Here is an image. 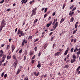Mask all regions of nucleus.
Here are the masks:
<instances>
[{"label": "nucleus", "mask_w": 80, "mask_h": 80, "mask_svg": "<svg viewBox=\"0 0 80 80\" xmlns=\"http://www.w3.org/2000/svg\"><path fill=\"white\" fill-rule=\"evenodd\" d=\"M6 25V23H5V20L3 19L1 22V26H0V32L2 30V29L3 27H5V25Z\"/></svg>", "instance_id": "obj_1"}, {"label": "nucleus", "mask_w": 80, "mask_h": 80, "mask_svg": "<svg viewBox=\"0 0 80 80\" xmlns=\"http://www.w3.org/2000/svg\"><path fill=\"white\" fill-rule=\"evenodd\" d=\"M37 10V8H35V9H33L32 10V13L31 15V17H33V15H35V14H36V11Z\"/></svg>", "instance_id": "obj_2"}, {"label": "nucleus", "mask_w": 80, "mask_h": 80, "mask_svg": "<svg viewBox=\"0 0 80 80\" xmlns=\"http://www.w3.org/2000/svg\"><path fill=\"white\" fill-rule=\"evenodd\" d=\"M11 48L12 49V52H13L14 50H15V46L14 45H12L11 46Z\"/></svg>", "instance_id": "obj_3"}, {"label": "nucleus", "mask_w": 80, "mask_h": 80, "mask_svg": "<svg viewBox=\"0 0 80 80\" xmlns=\"http://www.w3.org/2000/svg\"><path fill=\"white\" fill-rule=\"evenodd\" d=\"M58 26V22H56L55 25L53 26V28H54V30H55L57 27Z\"/></svg>", "instance_id": "obj_4"}, {"label": "nucleus", "mask_w": 80, "mask_h": 80, "mask_svg": "<svg viewBox=\"0 0 80 80\" xmlns=\"http://www.w3.org/2000/svg\"><path fill=\"white\" fill-rule=\"evenodd\" d=\"M17 61L16 60L13 64V65L14 66V68H15L17 67Z\"/></svg>", "instance_id": "obj_5"}, {"label": "nucleus", "mask_w": 80, "mask_h": 80, "mask_svg": "<svg viewBox=\"0 0 80 80\" xmlns=\"http://www.w3.org/2000/svg\"><path fill=\"white\" fill-rule=\"evenodd\" d=\"M52 23V21L50 22L47 25V28L49 27L51 25Z\"/></svg>", "instance_id": "obj_6"}, {"label": "nucleus", "mask_w": 80, "mask_h": 80, "mask_svg": "<svg viewBox=\"0 0 80 80\" xmlns=\"http://www.w3.org/2000/svg\"><path fill=\"white\" fill-rule=\"evenodd\" d=\"M39 72H34V75H35L36 77H38L39 75Z\"/></svg>", "instance_id": "obj_7"}, {"label": "nucleus", "mask_w": 80, "mask_h": 80, "mask_svg": "<svg viewBox=\"0 0 80 80\" xmlns=\"http://www.w3.org/2000/svg\"><path fill=\"white\" fill-rule=\"evenodd\" d=\"M22 33H23V31H21L20 29H18V34L19 35V34H21Z\"/></svg>", "instance_id": "obj_8"}, {"label": "nucleus", "mask_w": 80, "mask_h": 80, "mask_svg": "<svg viewBox=\"0 0 80 80\" xmlns=\"http://www.w3.org/2000/svg\"><path fill=\"white\" fill-rule=\"evenodd\" d=\"M11 56H7V60H9V59H10V58H11Z\"/></svg>", "instance_id": "obj_9"}, {"label": "nucleus", "mask_w": 80, "mask_h": 80, "mask_svg": "<svg viewBox=\"0 0 80 80\" xmlns=\"http://www.w3.org/2000/svg\"><path fill=\"white\" fill-rule=\"evenodd\" d=\"M48 46V44H45L44 45V49H46L47 47Z\"/></svg>", "instance_id": "obj_10"}, {"label": "nucleus", "mask_w": 80, "mask_h": 80, "mask_svg": "<svg viewBox=\"0 0 80 80\" xmlns=\"http://www.w3.org/2000/svg\"><path fill=\"white\" fill-rule=\"evenodd\" d=\"M75 61H76V60L75 59H71V63H73V62H74Z\"/></svg>", "instance_id": "obj_11"}, {"label": "nucleus", "mask_w": 80, "mask_h": 80, "mask_svg": "<svg viewBox=\"0 0 80 80\" xmlns=\"http://www.w3.org/2000/svg\"><path fill=\"white\" fill-rule=\"evenodd\" d=\"M26 40L24 39L22 42V46H23L24 45V44H25V42Z\"/></svg>", "instance_id": "obj_12"}, {"label": "nucleus", "mask_w": 80, "mask_h": 80, "mask_svg": "<svg viewBox=\"0 0 80 80\" xmlns=\"http://www.w3.org/2000/svg\"><path fill=\"white\" fill-rule=\"evenodd\" d=\"M13 58L14 59V60H17V58H16V56L15 55H13Z\"/></svg>", "instance_id": "obj_13"}, {"label": "nucleus", "mask_w": 80, "mask_h": 80, "mask_svg": "<svg viewBox=\"0 0 80 80\" xmlns=\"http://www.w3.org/2000/svg\"><path fill=\"white\" fill-rule=\"evenodd\" d=\"M59 53H60V52H57V53H56L54 55L55 56H58V55H59Z\"/></svg>", "instance_id": "obj_14"}, {"label": "nucleus", "mask_w": 80, "mask_h": 80, "mask_svg": "<svg viewBox=\"0 0 80 80\" xmlns=\"http://www.w3.org/2000/svg\"><path fill=\"white\" fill-rule=\"evenodd\" d=\"M68 53V50H66L64 54V55H66Z\"/></svg>", "instance_id": "obj_15"}, {"label": "nucleus", "mask_w": 80, "mask_h": 80, "mask_svg": "<svg viewBox=\"0 0 80 80\" xmlns=\"http://www.w3.org/2000/svg\"><path fill=\"white\" fill-rule=\"evenodd\" d=\"M32 38V36H29L28 37V39L29 40L30 39V40H31Z\"/></svg>", "instance_id": "obj_16"}, {"label": "nucleus", "mask_w": 80, "mask_h": 80, "mask_svg": "<svg viewBox=\"0 0 80 80\" xmlns=\"http://www.w3.org/2000/svg\"><path fill=\"white\" fill-rule=\"evenodd\" d=\"M72 58L73 59H76V58H77V57H76L75 56V54L73 55V56H72Z\"/></svg>", "instance_id": "obj_17"}, {"label": "nucleus", "mask_w": 80, "mask_h": 80, "mask_svg": "<svg viewBox=\"0 0 80 80\" xmlns=\"http://www.w3.org/2000/svg\"><path fill=\"white\" fill-rule=\"evenodd\" d=\"M64 21V19L62 18L61 21L60 22V23H62V22Z\"/></svg>", "instance_id": "obj_18"}, {"label": "nucleus", "mask_w": 80, "mask_h": 80, "mask_svg": "<svg viewBox=\"0 0 80 80\" xmlns=\"http://www.w3.org/2000/svg\"><path fill=\"white\" fill-rule=\"evenodd\" d=\"M2 57H3V58H3V59L5 60V59L6 58V55H4V54H3Z\"/></svg>", "instance_id": "obj_19"}, {"label": "nucleus", "mask_w": 80, "mask_h": 80, "mask_svg": "<svg viewBox=\"0 0 80 80\" xmlns=\"http://www.w3.org/2000/svg\"><path fill=\"white\" fill-rule=\"evenodd\" d=\"M38 22V19H37L36 20H35L34 22V23H35L36 22Z\"/></svg>", "instance_id": "obj_20"}, {"label": "nucleus", "mask_w": 80, "mask_h": 80, "mask_svg": "<svg viewBox=\"0 0 80 80\" xmlns=\"http://www.w3.org/2000/svg\"><path fill=\"white\" fill-rule=\"evenodd\" d=\"M25 54L26 55H27V54H28V53H27V51L26 50H25Z\"/></svg>", "instance_id": "obj_21"}, {"label": "nucleus", "mask_w": 80, "mask_h": 80, "mask_svg": "<svg viewBox=\"0 0 80 80\" xmlns=\"http://www.w3.org/2000/svg\"><path fill=\"white\" fill-rule=\"evenodd\" d=\"M20 71H21L20 70L18 69L17 71V74H18L20 72Z\"/></svg>", "instance_id": "obj_22"}, {"label": "nucleus", "mask_w": 80, "mask_h": 80, "mask_svg": "<svg viewBox=\"0 0 80 80\" xmlns=\"http://www.w3.org/2000/svg\"><path fill=\"white\" fill-rule=\"evenodd\" d=\"M37 67L38 68H40L41 67V66L40 65V64H39L37 66Z\"/></svg>", "instance_id": "obj_23"}, {"label": "nucleus", "mask_w": 80, "mask_h": 80, "mask_svg": "<svg viewBox=\"0 0 80 80\" xmlns=\"http://www.w3.org/2000/svg\"><path fill=\"white\" fill-rule=\"evenodd\" d=\"M22 52V49L20 50L19 52V53H21Z\"/></svg>", "instance_id": "obj_24"}, {"label": "nucleus", "mask_w": 80, "mask_h": 80, "mask_svg": "<svg viewBox=\"0 0 80 80\" xmlns=\"http://www.w3.org/2000/svg\"><path fill=\"white\" fill-rule=\"evenodd\" d=\"M73 48H72L71 50V52L72 53L73 52Z\"/></svg>", "instance_id": "obj_25"}, {"label": "nucleus", "mask_w": 80, "mask_h": 80, "mask_svg": "<svg viewBox=\"0 0 80 80\" xmlns=\"http://www.w3.org/2000/svg\"><path fill=\"white\" fill-rule=\"evenodd\" d=\"M33 55V52H30V55Z\"/></svg>", "instance_id": "obj_26"}, {"label": "nucleus", "mask_w": 80, "mask_h": 80, "mask_svg": "<svg viewBox=\"0 0 80 80\" xmlns=\"http://www.w3.org/2000/svg\"><path fill=\"white\" fill-rule=\"evenodd\" d=\"M69 67L68 65H66L64 67V68H68Z\"/></svg>", "instance_id": "obj_27"}, {"label": "nucleus", "mask_w": 80, "mask_h": 80, "mask_svg": "<svg viewBox=\"0 0 80 80\" xmlns=\"http://www.w3.org/2000/svg\"><path fill=\"white\" fill-rule=\"evenodd\" d=\"M74 7V6H73V5H72L71 7H70V9L72 10V8H73Z\"/></svg>", "instance_id": "obj_28"}, {"label": "nucleus", "mask_w": 80, "mask_h": 80, "mask_svg": "<svg viewBox=\"0 0 80 80\" xmlns=\"http://www.w3.org/2000/svg\"><path fill=\"white\" fill-rule=\"evenodd\" d=\"M48 9L47 8H46L44 10V12L45 13V12H47V9Z\"/></svg>", "instance_id": "obj_29"}, {"label": "nucleus", "mask_w": 80, "mask_h": 80, "mask_svg": "<svg viewBox=\"0 0 80 80\" xmlns=\"http://www.w3.org/2000/svg\"><path fill=\"white\" fill-rule=\"evenodd\" d=\"M73 20H74V19L73 18H72L71 19V22H73Z\"/></svg>", "instance_id": "obj_30"}, {"label": "nucleus", "mask_w": 80, "mask_h": 80, "mask_svg": "<svg viewBox=\"0 0 80 80\" xmlns=\"http://www.w3.org/2000/svg\"><path fill=\"white\" fill-rule=\"evenodd\" d=\"M65 4H63V6H62V9H64V8H65Z\"/></svg>", "instance_id": "obj_31"}, {"label": "nucleus", "mask_w": 80, "mask_h": 80, "mask_svg": "<svg viewBox=\"0 0 80 80\" xmlns=\"http://www.w3.org/2000/svg\"><path fill=\"white\" fill-rule=\"evenodd\" d=\"M35 55H34L32 58V60H33L35 58Z\"/></svg>", "instance_id": "obj_32"}, {"label": "nucleus", "mask_w": 80, "mask_h": 80, "mask_svg": "<svg viewBox=\"0 0 80 80\" xmlns=\"http://www.w3.org/2000/svg\"><path fill=\"white\" fill-rule=\"evenodd\" d=\"M34 50H35V51H37V47H35L34 48Z\"/></svg>", "instance_id": "obj_33"}, {"label": "nucleus", "mask_w": 80, "mask_h": 80, "mask_svg": "<svg viewBox=\"0 0 80 80\" xmlns=\"http://www.w3.org/2000/svg\"><path fill=\"white\" fill-rule=\"evenodd\" d=\"M3 75H4V72H3L2 73V74H1V76L2 77H3Z\"/></svg>", "instance_id": "obj_34"}, {"label": "nucleus", "mask_w": 80, "mask_h": 80, "mask_svg": "<svg viewBox=\"0 0 80 80\" xmlns=\"http://www.w3.org/2000/svg\"><path fill=\"white\" fill-rule=\"evenodd\" d=\"M4 1L5 0H2L1 2H0V3H3Z\"/></svg>", "instance_id": "obj_35"}, {"label": "nucleus", "mask_w": 80, "mask_h": 80, "mask_svg": "<svg viewBox=\"0 0 80 80\" xmlns=\"http://www.w3.org/2000/svg\"><path fill=\"white\" fill-rule=\"evenodd\" d=\"M76 31L74 30L73 32V33H72L73 34H75V33H76Z\"/></svg>", "instance_id": "obj_36"}, {"label": "nucleus", "mask_w": 80, "mask_h": 80, "mask_svg": "<svg viewBox=\"0 0 80 80\" xmlns=\"http://www.w3.org/2000/svg\"><path fill=\"white\" fill-rule=\"evenodd\" d=\"M35 62V60H32V64L33 63Z\"/></svg>", "instance_id": "obj_37"}, {"label": "nucleus", "mask_w": 80, "mask_h": 80, "mask_svg": "<svg viewBox=\"0 0 80 80\" xmlns=\"http://www.w3.org/2000/svg\"><path fill=\"white\" fill-rule=\"evenodd\" d=\"M7 77V74H5L4 75V77L6 78V77Z\"/></svg>", "instance_id": "obj_38"}, {"label": "nucleus", "mask_w": 80, "mask_h": 80, "mask_svg": "<svg viewBox=\"0 0 80 80\" xmlns=\"http://www.w3.org/2000/svg\"><path fill=\"white\" fill-rule=\"evenodd\" d=\"M47 16V14H45L44 16V18H45V17H46Z\"/></svg>", "instance_id": "obj_39"}, {"label": "nucleus", "mask_w": 80, "mask_h": 80, "mask_svg": "<svg viewBox=\"0 0 80 80\" xmlns=\"http://www.w3.org/2000/svg\"><path fill=\"white\" fill-rule=\"evenodd\" d=\"M55 19H54V22H53L52 23V25H54V24H55Z\"/></svg>", "instance_id": "obj_40"}, {"label": "nucleus", "mask_w": 80, "mask_h": 80, "mask_svg": "<svg viewBox=\"0 0 80 80\" xmlns=\"http://www.w3.org/2000/svg\"><path fill=\"white\" fill-rule=\"evenodd\" d=\"M0 53H1V54H2L3 53V50H1L0 51Z\"/></svg>", "instance_id": "obj_41"}, {"label": "nucleus", "mask_w": 80, "mask_h": 80, "mask_svg": "<svg viewBox=\"0 0 80 80\" xmlns=\"http://www.w3.org/2000/svg\"><path fill=\"white\" fill-rule=\"evenodd\" d=\"M24 80H28V78H26L24 79Z\"/></svg>", "instance_id": "obj_42"}, {"label": "nucleus", "mask_w": 80, "mask_h": 80, "mask_svg": "<svg viewBox=\"0 0 80 80\" xmlns=\"http://www.w3.org/2000/svg\"><path fill=\"white\" fill-rule=\"evenodd\" d=\"M24 60H26V56H25L24 57Z\"/></svg>", "instance_id": "obj_43"}, {"label": "nucleus", "mask_w": 80, "mask_h": 80, "mask_svg": "<svg viewBox=\"0 0 80 80\" xmlns=\"http://www.w3.org/2000/svg\"><path fill=\"white\" fill-rule=\"evenodd\" d=\"M21 34V36H22V37H23V36H24V34H23V32H22V33Z\"/></svg>", "instance_id": "obj_44"}, {"label": "nucleus", "mask_w": 80, "mask_h": 80, "mask_svg": "<svg viewBox=\"0 0 80 80\" xmlns=\"http://www.w3.org/2000/svg\"><path fill=\"white\" fill-rule=\"evenodd\" d=\"M75 28H77V27H78V25H76V24L75 25Z\"/></svg>", "instance_id": "obj_45"}, {"label": "nucleus", "mask_w": 80, "mask_h": 80, "mask_svg": "<svg viewBox=\"0 0 80 80\" xmlns=\"http://www.w3.org/2000/svg\"><path fill=\"white\" fill-rule=\"evenodd\" d=\"M38 39H37L34 40V42H36L37 41H38Z\"/></svg>", "instance_id": "obj_46"}, {"label": "nucleus", "mask_w": 80, "mask_h": 80, "mask_svg": "<svg viewBox=\"0 0 80 80\" xmlns=\"http://www.w3.org/2000/svg\"><path fill=\"white\" fill-rule=\"evenodd\" d=\"M25 0H22V1L21 2H22V3L23 4V3H24V2H25Z\"/></svg>", "instance_id": "obj_47"}, {"label": "nucleus", "mask_w": 80, "mask_h": 80, "mask_svg": "<svg viewBox=\"0 0 80 80\" xmlns=\"http://www.w3.org/2000/svg\"><path fill=\"white\" fill-rule=\"evenodd\" d=\"M54 37H52L51 38V41H52V40L53 39V38H54Z\"/></svg>", "instance_id": "obj_48"}, {"label": "nucleus", "mask_w": 80, "mask_h": 80, "mask_svg": "<svg viewBox=\"0 0 80 80\" xmlns=\"http://www.w3.org/2000/svg\"><path fill=\"white\" fill-rule=\"evenodd\" d=\"M55 15V12H53V13L52 14V16H54Z\"/></svg>", "instance_id": "obj_49"}, {"label": "nucleus", "mask_w": 80, "mask_h": 80, "mask_svg": "<svg viewBox=\"0 0 80 80\" xmlns=\"http://www.w3.org/2000/svg\"><path fill=\"white\" fill-rule=\"evenodd\" d=\"M25 24V22H23V25H24Z\"/></svg>", "instance_id": "obj_50"}, {"label": "nucleus", "mask_w": 80, "mask_h": 80, "mask_svg": "<svg viewBox=\"0 0 80 80\" xmlns=\"http://www.w3.org/2000/svg\"><path fill=\"white\" fill-rule=\"evenodd\" d=\"M52 34H53V32H51L49 34V35H52Z\"/></svg>", "instance_id": "obj_51"}, {"label": "nucleus", "mask_w": 80, "mask_h": 80, "mask_svg": "<svg viewBox=\"0 0 80 80\" xmlns=\"http://www.w3.org/2000/svg\"><path fill=\"white\" fill-rule=\"evenodd\" d=\"M77 72H78V71H79V69L78 68L77 69H76Z\"/></svg>", "instance_id": "obj_52"}, {"label": "nucleus", "mask_w": 80, "mask_h": 80, "mask_svg": "<svg viewBox=\"0 0 80 80\" xmlns=\"http://www.w3.org/2000/svg\"><path fill=\"white\" fill-rule=\"evenodd\" d=\"M41 55V53L40 52L38 53V57H40Z\"/></svg>", "instance_id": "obj_53"}, {"label": "nucleus", "mask_w": 80, "mask_h": 80, "mask_svg": "<svg viewBox=\"0 0 80 80\" xmlns=\"http://www.w3.org/2000/svg\"><path fill=\"white\" fill-rule=\"evenodd\" d=\"M5 45V44H2L1 45V47H4V46Z\"/></svg>", "instance_id": "obj_54"}, {"label": "nucleus", "mask_w": 80, "mask_h": 80, "mask_svg": "<svg viewBox=\"0 0 80 80\" xmlns=\"http://www.w3.org/2000/svg\"><path fill=\"white\" fill-rule=\"evenodd\" d=\"M79 51L77 53V54L78 55V57H79Z\"/></svg>", "instance_id": "obj_55"}, {"label": "nucleus", "mask_w": 80, "mask_h": 80, "mask_svg": "<svg viewBox=\"0 0 80 80\" xmlns=\"http://www.w3.org/2000/svg\"><path fill=\"white\" fill-rule=\"evenodd\" d=\"M27 2V0H26V1H24V3H26Z\"/></svg>", "instance_id": "obj_56"}, {"label": "nucleus", "mask_w": 80, "mask_h": 80, "mask_svg": "<svg viewBox=\"0 0 80 80\" xmlns=\"http://www.w3.org/2000/svg\"><path fill=\"white\" fill-rule=\"evenodd\" d=\"M17 29H18L17 28H16V29H15V32H17Z\"/></svg>", "instance_id": "obj_57"}, {"label": "nucleus", "mask_w": 80, "mask_h": 80, "mask_svg": "<svg viewBox=\"0 0 80 80\" xmlns=\"http://www.w3.org/2000/svg\"><path fill=\"white\" fill-rule=\"evenodd\" d=\"M72 12V11H71L70 12V13H69V15H72V14H71V12Z\"/></svg>", "instance_id": "obj_58"}, {"label": "nucleus", "mask_w": 80, "mask_h": 80, "mask_svg": "<svg viewBox=\"0 0 80 80\" xmlns=\"http://www.w3.org/2000/svg\"><path fill=\"white\" fill-rule=\"evenodd\" d=\"M47 77V74H45V75H44V78H45V77Z\"/></svg>", "instance_id": "obj_59"}, {"label": "nucleus", "mask_w": 80, "mask_h": 80, "mask_svg": "<svg viewBox=\"0 0 80 80\" xmlns=\"http://www.w3.org/2000/svg\"><path fill=\"white\" fill-rule=\"evenodd\" d=\"M8 47H9V45H8L7 46V49H8Z\"/></svg>", "instance_id": "obj_60"}, {"label": "nucleus", "mask_w": 80, "mask_h": 80, "mask_svg": "<svg viewBox=\"0 0 80 80\" xmlns=\"http://www.w3.org/2000/svg\"><path fill=\"white\" fill-rule=\"evenodd\" d=\"M41 78H43V75H41Z\"/></svg>", "instance_id": "obj_61"}, {"label": "nucleus", "mask_w": 80, "mask_h": 80, "mask_svg": "<svg viewBox=\"0 0 80 80\" xmlns=\"http://www.w3.org/2000/svg\"><path fill=\"white\" fill-rule=\"evenodd\" d=\"M11 41H12V39L11 38L9 39V42H11Z\"/></svg>", "instance_id": "obj_62"}, {"label": "nucleus", "mask_w": 80, "mask_h": 80, "mask_svg": "<svg viewBox=\"0 0 80 80\" xmlns=\"http://www.w3.org/2000/svg\"><path fill=\"white\" fill-rule=\"evenodd\" d=\"M10 9L9 8L7 9V11H8V12H9L10 11Z\"/></svg>", "instance_id": "obj_63"}, {"label": "nucleus", "mask_w": 80, "mask_h": 80, "mask_svg": "<svg viewBox=\"0 0 80 80\" xmlns=\"http://www.w3.org/2000/svg\"><path fill=\"white\" fill-rule=\"evenodd\" d=\"M3 54H0V57H3Z\"/></svg>", "instance_id": "obj_64"}]
</instances>
